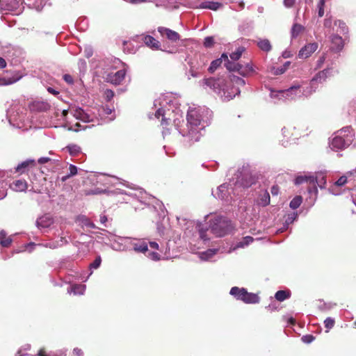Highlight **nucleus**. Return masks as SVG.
I'll return each mask as SVG.
<instances>
[{
    "label": "nucleus",
    "mask_w": 356,
    "mask_h": 356,
    "mask_svg": "<svg viewBox=\"0 0 356 356\" xmlns=\"http://www.w3.org/2000/svg\"><path fill=\"white\" fill-rule=\"evenodd\" d=\"M229 81L225 78H207L205 79V84L212 88L215 92L225 101H230L236 95H238V90H234L232 83L238 86H244L245 80L236 75H231Z\"/></svg>",
    "instance_id": "obj_1"
},
{
    "label": "nucleus",
    "mask_w": 356,
    "mask_h": 356,
    "mask_svg": "<svg viewBox=\"0 0 356 356\" xmlns=\"http://www.w3.org/2000/svg\"><path fill=\"white\" fill-rule=\"evenodd\" d=\"M337 135L333 138L330 145L336 149H344L350 145L354 139L355 134L350 127H346L336 132Z\"/></svg>",
    "instance_id": "obj_2"
},
{
    "label": "nucleus",
    "mask_w": 356,
    "mask_h": 356,
    "mask_svg": "<svg viewBox=\"0 0 356 356\" xmlns=\"http://www.w3.org/2000/svg\"><path fill=\"white\" fill-rule=\"evenodd\" d=\"M234 229V226L232 222L225 218H215L211 224V232L216 235V236H224L232 232Z\"/></svg>",
    "instance_id": "obj_3"
},
{
    "label": "nucleus",
    "mask_w": 356,
    "mask_h": 356,
    "mask_svg": "<svg viewBox=\"0 0 356 356\" xmlns=\"http://www.w3.org/2000/svg\"><path fill=\"white\" fill-rule=\"evenodd\" d=\"M230 295L234 296L236 300H240L245 304H256L259 302L258 295L249 293L245 288H239L238 286H232L229 291Z\"/></svg>",
    "instance_id": "obj_4"
},
{
    "label": "nucleus",
    "mask_w": 356,
    "mask_h": 356,
    "mask_svg": "<svg viewBox=\"0 0 356 356\" xmlns=\"http://www.w3.org/2000/svg\"><path fill=\"white\" fill-rule=\"evenodd\" d=\"M188 127H200L202 121V116L199 109L191 108L188 111L187 115Z\"/></svg>",
    "instance_id": "obj_5"
},
{
    "label": "nucleus",
    "mask_w": 356,
    "mask_h": 356,
    "mask_svg": "<svg viewBox=\"0 0 356 356\" xmlns=\"http://www.w3.org/2000/svg\"><path fill=\"white\" fill-rule=\"evenodd\" d=\"M126 70H120L115 73L107 74L106 80L108 83L112 84L119 85L122 83L124 79H125Z\"/></svg>",
    "instance_id": "obj_6"
},
{
    "label": "nucleus",
    "mask_w": 356,
    "mask_h": 356,
    "mask_svg": "<svg viewBox=\"0 0 356 356\" xmlns=\"http://www.w3.org/2000/svg\"><path fill=\"white\" fill-rule=\"evenodd\" d=\"M304 182H309V186H311L309 188V193H312V190H314L316 193H318V189L316 187V179L314 177L299 176L295 179L296 185L298 186Z\"/></svg>",
    "instance_id": "obj_7"
},
{
    "label": "nucleus",
    "mask_w": 356,
    "mask_h": 356,
    "mask_svg": "<svg viewBox=\"0 0 356 356\" xmlns=\"http://www.w3.org/2000/svg\"><path fill=\"white\" fill-rule=\"evenodd\" d=\"M157 31L158 33H161L162 37H166L170 41L177 42L180 40V35L178 33L169 28L159 27L157 28Z\"/></svg>",
    "instance_id": "obj_8"
},
{
    "label": "nucleus",
    "mask_w": 356,
    "mask_h": 356,
    "mask_svg": "<svg viewBox=\"0 0 356 356\" xmlns=\"http://www.w3.org/2000/svg\"><path fill=\"white\" fill-rule=\"evenodd\" d=\"M318 48V44L317 42L309 43L308 44L305 45L301 48L299 51L298 57L300 58H308L316 51Z\"/></svg>",
    "instance_id": "obj_9"
},
{
    "label": "nucleus",
    "mask_w": 356,
    "mask_h": 356,
    "mask_svg": "<svg viewBox=\"0 0 356 356\" xmlns=\"http://www.w3.org/2000/svg\"><path fill=\"white\" fill-rule=\"evenodd\" d=\"M330 49L336 53L339 52L343 49L344 41L343 38L338 35H332L330 36Z\"/></svg>",
    "instance_id": "obj_10"
},
{
    "label": "nucleus",
    "mask_w": 356,
    "mask_h": 356,
    "mask_svg": "<svg viewBox=\"0 0 356 356\" xmlns=\"http://www.w3.org/2000/svg\"><path fill=\"white\" fill-rule=\"evenodd\" d=\"M201 130L202 128L200 127H188L186 136L192 143L200 141L202 136Z\"/></svg>",
    "instance_id": "obj_11"
},
{
    "label": "nucleus",
    "mask_w": 356,
    "mask_h": 356,
    "mask_svg": "<svg viewBox=\"0 0 356 356\" xmlns=\"http://www.w3.org/2000/svg\"><path fill=\"white\" fill-rule=\"evenodd\" d=\"M19 6V1L17 0H0V10H16Z\"/></svg>",
    "instance_id": "obj_12"
},
{
    "label": "nucleus",
    "mask_w": 356,
    "mask_h": 356,
    "mask_svg": "<svg viewBox=\"0 0 356 356\" xmlns=\"http://www.w3.org/2000/svg\"><path fill=\"white\" fill-rule=\"evenodd\" d=\"M254 68L250 62L246 63L245 64L239 63V66L238 67V70L236 72H238L239 74L243 76H250L254 73Z\"/></svg>",
    "instance_id": "obj_13"
},
{
    "label": "nucleus",
    "mask_w": 356,
    "mask_h": 356,
    "mask_svg": "<svg viewBox=\"0 0 356 356\" xmlns=\"http://www.w3.org/2000/svg\"><path fill=\"white\" fill-rule=\"evenodd\" d=\"M222 7V4L218 1H202L197 8L209 9L211 10H218Z\"/></svg>",
    "instance_id": "obj_14"
},
{
    "label": "nucleus",
    "mask_w": 356,
    "mask_h": 356,
    "mask_svg": "<svg viewBox=\"0 0 356 356\" xmlns=\"http://www.w3.org/2000/svg\"><path fill=\"white\" fill-rule=\"evenodd\" d=\"M10 188H12V190L14 191L23 192L27 190L28 184L26 181L19 179L13 181L11 185H10Z\"/></svg>",
    "instance_id": "obj_15"
},
{
    "label": "nucleus",
    "mask_w": 356,
    "mask_h": 356,
    "mask_svg": "<svg viewBox=\"0 0 356 356\" xmlns=\"http://www.w3.org/2000/svg\"><path fill=\"white\" fill-rule=\"evenodd\" d=\"M143 41L145 45L152 49H159L160 47V42L150 35H146L143 38Z\"/></svg>",
    "instance_id": "obj_16"
},
{
    "label": "nucleus",
    "mask_w": 356,
    "mask_h": 356,
    "mask_svg": "<svg viewBox=\"0 0 356 356\" xmlns=\"http://www.w3.org/2000/svg\"><path fill=\"white\" fill-rule=\"evenodd\" d=\"M270 204V194L267 191L261 193L257 199V204L260 207H266Z\"/></svg>",
    "instance_id": "obj_17"
},
{
    "label": "nucleus",
    "mask_w": 356,
    "mask_h": 356,
    "mask_svg": "<svg viewBox=\"0 0 356 356\" xmlns=\"http://www.w3.org/2000/svg\"><path fill=\"white\" fill-rule=\"evenodd\" d=\"M12 238L7 235L4 230L0 231V245L3 248H8L12 244Z\"/></svg>",
    "instance_id": "obj_18"
},
{
    "label": "nucleus",
    "mask_w": 356,
    "mask_h": 356,
    "mask_svg": "<svg viewBox=\"0 0 356 356\" xmlns=\"http://www.w3.org/2000/svg\"><path fill=\"white\" fill-rule=\"evenodd\" d=\"M33 160H27L19 163L17 167L16 168V172L19 174L26 173L28 167L30 166L31 165H33Z\"/></svg>",
    "instance_id": "obj_19"
},
{
    "label": "nucleus",
    "mask_w": 356,
    "mask_h": 356,
    "mask_svg": "<svg viewBox=\"0 0 356 356\" xmlns=\"http://www.w3.org/2000/svg\"><path fill=\"white\" fill-rule=\"evenodd\" d=\"M291 296V291L289 290L284 291H277L275 294V300L282 302L286 299H289Z\"/></svg>",
    "instance_id": "obj_20"
},
{
    "label": "nucleus",
    "mask_w": 356,
    "mask_h": 356,
    "mask_svg": "<svg viewBox=\"0 0 356 356\" xmlns=\"http://www.w3.org/2000/svg\"><path fill=\"white\" fill-rule=\"evenodd\" d=\"M328 73V70H321L316 75L314 76V77L313 79H312L311 80V86H310V90H312V85L314 83V82L315 81H319V82H323L325 80L326 77H327V74Z\"/></svg>",
    "instance_id": "obj_21"
},
{
    "label": "nucleus",
    "mask_w": 356,
    "mask_h": 356,
    "mask_svg": "<svg viewBox=\"0 0 356 356\" xmlns=\"http://www.w3.org/2000/svg\"><path fill=\"white\" fill-rule=\"evenodd\" d=\"M256 178L252 175H245L242 178L241 185L245 188H248L256 183Z\"/></svg>",
    "instance_id": "obj_22"
},
{
    "label": "nucleus",
    "mask_w": 356,
    "mask_h": 356,
    "mask_svg": "<svg viewBox=\"0 0 356 356\" xmlns=\"http://www.w3.org/2000/svg\"><path fill=\"white\" fill-rule=\"evenodd\" d=\"M257 45L261 50L268 52L271 49V44L270 40L266 39L260 40L257 42Z\"/></svg>",
    "instance_id": "obj_23"
},
{
    "label": "nucleus",
    "mask_w": 356,
    "mask_h": 356,
    "mask_svg": "<svg viewBox=\"0 0 356 356\" xmlns=\"http://www.w3.org/2000/svg\"><path fill=\"white\" fill-rule=\"evenodd\" d=\"M164 115H165V111L163 108H159V110L156 111V112L155 113L156 118H160L161 117H162L161 126L165 127L170 124V120L163 118Z\"/></svg>",
    "instance_id": "obj_24"
},
{
    "label": "nucleus",
    "mask_w": 356,
    "mask_h": 356,
    "mask_svg": "<svg viewBox=\"0 0 356 356\" xmlns=\"http://www.w3.org/2000/svg\"><path fill=\"white\" fill-rule=\"evenodd\" d=\"M300 86L299 85H298V86H294L293 87H291L289 89L286 90L284 91L286 97H291V99H293L294 96L296 95L297 92H300Z\"/></svg>",
    "instance_id": "obj_25"
},
{
    "label": "nucleus",
    "mask_w": 356,
    "mask_h": 356,
    "mask_svg": "<svg viewBox=\"0 0 356 356\" xmlns=\"http://www.w3.org/2000/svg\"><path fill=\"white\" fill-rule=\"evenodd\" d=\"M304 31V27L299 24H295L291 28V37L297 38Z\"/></svg>",
    "instance_id": "obj_26"
},
{
    "label": "nucleus",
    "mask_w": 356,
    "mask_h": 356,
    "mask_svg": "<svg viewBox=\"0 0 356 356\" xmlns=\"http://www.w3.org/2000/svg\"><path fill=\"white\" fill-rule=\"evenodd\" d=\"M18 80H19V78H16V77L6 78V77H2L1 76H0V86L11 85Z\"/></svg>",
    "instance_id": "obj_27"
},
{
    "label": "nucleus",
    "mask_w": 356,
    "mask_h": 356,
    "mask_svg": "<svg viewBox=\"0 0 356 356\" xmlns=\"http://www.w3.org/2000/svg\"><path fill=\"white\" fill-rule=\"evenodd\" d=\"M302 203V197L301 196H296L293 197V199L291 200L290 202L289 206L293 209H296L298 208Z\"/></svg>",
    "instance_id": "obj_28"
},
{
    "label": "nucleus",
    "mask_w": 356,
    "mask_h": 356,
    "mask_svg": "<svg viewBox=\"0 0 356 356\" xmlns=\"http://www.w3.org/2000/svg\"><path fill=\"white\" fill-rule=\"evenodd\" d=\"M51 223V220L47 217H42L37 220L38 226L41 227H48Z\"/></svg>",
    "instance_id": "obj_29"
},
{
    "label": "nucleus",
    "mask_w": 356,
    "mask_h": 356,
    "mask_svg": "<svg viewBox=\"0 0 356 356\" xmlns=\"http://www.w3.org/2000/svg\"><path fill=\"white\" fill-rule=\"evenodd\" d=\"M66 149L72 156H76L81 152V147L76 145H68Z\"/></svg>",
    "instance_id": "obj_30"
},
{
    "label": "nucleus",
    "mask_w": 356,
    "mask_h": 356,
    "mask_svg": "<svg viewBox=\"0 0 356 356\" xmlns=\"http://www.w3.org/2000/svg\"><path fill=\"white\" fill-rule=\"evenodd\" d=\"M245 51V48L243 47H240L234 53H231L230 58L232 60H238L241 56V54Z\"/></svg>",
    "instance_id": "obj_31"
},
{
    "label": "nucleus",
    "mask_w": 356,
    "mask_h": 356,
    "mask_svg": "<svg viewBox=\"0 0 356 356\" xmlns=\"http://www.w3.org/2000/svg\"><path fill=\"white\" fill-rule=\"evenodd\" d=\"M239 63H235L234 62H232L229 60H227L225 61V65L226 67V69L229 70V71L236 72L237 70V67L239 66Z\"/></svg>",
    "instance_id": "obj_32"
},
{
    "label": "nucleus",
    "mask_w": 356,
    "mask_h": 356,
    "mask_svg": "<svg viewBox=\"0 0 356 356\" xmlns=\"http://www.w3.org/2000/svg\"><path fill=\"white\" fill-rule=\"evenodd\" d=\"M221 58L216 59L215 60L211 61V65L209 68V71L210 73L214 72L216 69H218L221 65Z\"/></svg>",
    "instance_id": "obj_33"
},
{
    "label": "nucleus",
    "mask_w": 356,
    "mask_h": 356,
    "mask_svg": "<svg viewBox=\"0 0 356 356\" xmlns=\"http://www.w3.org/2000/svg\"><path fill=\"white\" fill-rule=\"evenodd\" d=\"M334 323H335V321H334V318H332L331 317H327L325 318V320L324 321V325H325V327L327 329V330H326V332H328L329 330L333 328V327L334 326Z\"/></svg>",
    "instance_id": "obj_34"
},
{
    "label": "nucleus",
    "mask_w": 356,
    "mask_h": 356,
    "mask_svg": "<svg viewBox=\"0 0 356 356\" xmlns=\"http://www.w3.org/2000/svg\"><path fill=\"white\" fill-rule=\"evenodd\" d=\"M134 250H135L137 252L144 253L147 250V245L145 242H143L139 244H136L135 246H134Z\"/></svg>",
    "instance_id": "obj_35"
},
{
    "label": "nucleus",
    "mask_w": 356,
    "mask_h": 356,
    "mask_svg": "<svg viewBox=\"0 0 356 356\" xmlns=\"http://www.w3.org/2000/svg\"><path fill=\"white\" fill-rule=\"evenodd\" d=\"M253 241L254 238L252 236H246L245 237H244L243 241H241L238 245H236V246H238V248H243L245 245H248Z\"/></svg>",
    "instance_id": "obj_36"
},
{
    "label": "nucleus",
    "mask_w": 356,
    "mask_h": 356,
    "mask_svg": "<svg viewBox=\"0 0 356 356\" xmlns=\"http://www.w3.org/2000/svg\"><path fill=\"white\" fill-rule=\"evenodd\" d=\"M204 45L207 48H211L214 45V38L212 36H207L204 39Z\"/></svg>",
    "instance_id": "obj_37"
},
{
    "label": "nucleus",
    "mask_w": 356,
    "mask_h": 356,
    "mask_svg": "<svg viewBox=\"0 0 356 356\" xmlns=\"http://www.w3.org/2000/svg\"><path fill=\"white\" fill-rule=\"evenodd\" d=\"M102 258L100 256L96 257L95 260L92 262L90 264V267L93 269H97L99 266H101Z\"/></svg>",
    "instance_id": "obj_38"
},
{
    "label": "nucleus",
    "mask_w": 356,
    "mask_h": 356,
    "mask_svg": "<svg viewBox=\"0 0 356 356\" xmlns=\"http://www.w3.org/2000/svg\"><path fill=\"white\" fill-rule=\"evenodd\" d=\"M315 337L312 336V334H306L302 337L301 340L302 341L309 343L314 341Z\"/></svg>",
    "instance_id": "obj_39"
},
{
    "label": "nucleus",
    "mask_w": 356,
    "mask_h": 356,
    "mask_svg": "<svg viewBox=\"0 0 356 356\" xmlns=\"http://www.w3.org/2000/svg\"><path fill=\"white\" fill-rule=\"evenodd\" d=\"M347 181V178L346 176H343L339 178V179L335 181L334 185L338 186H342L346 184Z\"/></svg>",
    "instance_id": "obj_40"
},
{
    "label": "nucleus",
    "mask_w": 356,
    "mask_h": 356,
    "mask_svg": "<svg viewBox=\"0 0 356 356\" xmlns=\"http://www.w3.org/2000/svg\"><path fill=\"white\" fill-rule=\"evenodd\" d=\"M79 120H81L82 122H92V117L86 112L82 114V117H81L80 119H79Z\"/></svg>",
    "instance_id": "obj_41"
},
{
    "label": "nucleus",
    "mask_w": 356,
    "mask_h": 356,
    "mask_svg": "<svg viewBox=\"0 0 356 356\" xmlns=\"http://www.w3.org/2000/svg\"><path fill=\"white\" fill-rule=\"evenodd\" d=\"M84 113V111L81 108H76L74 111L73 115L76 118V119H79L82 117V114Z\"/></svg>",
    "instance_id": "obj_42"
},
{
    "label": "nucleus",
    "mask_w": 356,
    "mask_h": 356,
    "mask_svg": "<svg viewBox=\"0 0 356 356\" xmlns=\"http://www.w3.org/2000/svg\"><path fill=\"white\" fill-rule=\"evenodd\" d=\"M105 96L107 101H110L112 99V98L115 96V93L111 90H106L105 91Z\"/></svg>",
    "instance_id": "obj_43"
},
{
    "label": "nucleus",
    "mask_w": 356,
    "mask_h": 356,
    "mask_svg": "<svg viewBox=\"0 0 356 356\" xmlns=\"http://www.w3.org/2000/svg\"><path fill=\"white\" fill-rule=\"evenodd\" d=\"M77 174V168L76 167V165H74L72 164H71L70 165V173H68V175H70V176H74Z\"/></svg>",
    "instance_id": "obj_44"
},
{
    "label": "nucleus",
    "mask_w": 356,
    "mask_h": 356,
    "mask_svg": "<svg viewBox=\"0 0 356 356\" xmlns=\"http://www.w3.org/2000/svg\"><path fill=\"white\" fill-rule=\"evenodd\" d=\"M270 193L273 195H277L280 193V188L278 185H274L271 187Z\"/></svg>",
    "instance_id": "obj_45"
},
{
    "label": "nucleus",
    "mask_w": 356,
    "mask_h": 356,
    "mask_svg": "<svg viewBox=\"0 0 356 356\" xmlns=\"http://www.w3.org/2000/svg\"><path fill=\"white\" fill-rule=\"evenodd\" d=\"M83 353L81 348H75L72 350L73 356H83Z\"/></svg>",
    "instance_id": "obj_46"
},
{
    "label": "nucleus",
    "mask_w": 356,
    "mask_h": 356,
    "mask_svg": "<svg viewBox=\"0 0 356 356\" xmlns=\"http://www.w3.org/2000/svg\"><path fill=\"white\" fill-rule=\"evenodd\" d=\"M63 79L66 83L72 84L73 83V78L69 74H65L63 75Z\"/></svg>",
    "instance_id": "obj_47"
},
{
    "label": "nucleus",
    "mask_w": 356,
    "mask_h": 356,
    "mask_svg": "<svg viewBox=\"0 0 356 356\" xmlns=\"http://www.w3.org/2000/svg\"><path fill=\"white\" fill-rule=\"evenodd\" d=\"M149 257L153 260V261H158V260H160V254L156 253V252H152L151 253H149Z\"/></svg>",
    "instance_id": "obj_48"
},
{
    "label": "nucleus",
    "mask_w": 356,
    "mask_h": 356,
    "mask_svg": "<svg viewBox=\"0 0 356 356\" xmlns=\"http://www.w3.org/2000/svg\"><path fill=\"white\" fill-rule=\"evenodd\" d=\"M296 0H284V6L289 8L293 7Z\"/></svg>",
    "instance_id": "obj_49"
},
{
    "label": "nucleus",
    "mask_w": 356,
    "mask_h": 356,
    "mask_svg": "<svg viewBox=\"0 0 356 356\" xmlns=\"http://www.w3.org/2000/svg\"><path fill=\"white\" fill-rule=\"evenodd\" d=\"M51 159L48 157H42L38 160L39 164H45L47 162L50 161Z\"/></svg>",
    "instance_id": "obj_50"
},
{
    "label": "nucleus",
    "mask_w": 356,
    "mask_h": 356,
    "mask_svg": "<svg viewBox=\"0 0 356 356\" xmlns=\"http://www.w3.org/2000/svg\"><path fill=\"white\" fill-rule=\"evenodd\" d=\"M7 63L3 57H0V68L3 69L6 67Z\"/></svg>",
    "instance_id": "obj_51"
},
{
    "label": "nucleus",
    "mask_w": 356,
    "mask_h": 356,
    "mask_svg": "<svg viewBox=\"0 0 356 356\" xmlns=\"http://www.w3.org/2000/svg\"><path fill=\"white\" fill-rule=\"evenodd\" d=\"M149 245H150V248L153 250H158V248H159V245L155 241L149 242Z\"/></svg>",
    "instance_id": "obj_52"
},
{
    "label": "nucleus",
    "mask_w": 356,
    "mask_h": 356,
    "mask_svg": "<svg viewBox=\"0 0 356 356\" xmlns=\"http://www.w3.org/2000/svg\"><path fill=\"white\" fill-rule=\"evenodd\" d=\"M85 225L87 227H90V228L96 227L95 225L93 222H91L90 221H89L88 220H86V222L85 223Z\"/></svg>",
    "instance_id": "obj_53"
},
{
    "label": "nucleus",
    "mask_w": 356,
    "mask_h": 356,
    "mask_svg": "<svg viewBox=\"0 0 356 356\" xmlns=\"http://www.w3.org/2000/svg\"><path fill=\"white\" fill-rule=\"evenodd\" d=\"M325 56H323L319 58V60H318V66L320 67L321 66V65L323 64V63L325 62Z\"/></svg>",
    "instance_id": "obj_54"
},
{
    "label": "nucleus",
    "mask_w": 356,
    "mask_h": 356,
    "mask_svg": "<svg viewBox=\"0 0 356 356\" xmlns=\"http://www.w3.org/2000/svg\"><path fill=\"white\" fill-rule=\"evenodd\" d=\"M100 222L102 224H105L107 222V217L106 215H102L100 216Z\"/></svg>",
    "instance_id": "obj_55"
},
{
    "label": "nucleus",
    "mask_w": 356,
    "mask_h": 356,
    "mask_svg": "<svg viewBox=\"0 0 356 356\" xmlns=\"http://www.w3.org/2000/svg\"><path fill=\"white\" fill-rule=\"evenodd\" d=\"M47 91H49V92H51V94L56 95L58 93V91H56L55 89L52 88L51 87H49L47 88Z\"/></svg>",
    "instance_id": "obj_56"
},
{
    "label": "nucleus",
    "mask_w": 356,
    "mask_h": 356,
    "mask_svg": "<svg viewBox=\"0 0 356 356\" xmlns=\"http://www.w3.org/2000/svg\"><path fill=\"white\" fill-rule=\"evenodd\" d=\"M146 1L147 0H130L129 2L131 3H140Z\"/></svg>",
    "instance_id": "obj_57"
},
{
    "label": "nucleus",
    "mask_w": 356,
    "mask_h": 356,
    "mask_svg": "<svg viewBox=\"0 0 356 356\" xmlns=\"http://www.w3.org/2000/svg\"><path fill=\"white\" fill-rule=\"evenodd\" d=\"M38 356H47L46 351L44 349H40L38 351Z\"/></svg>",
    "instance_id": "obj_58"
},
{
    "label": "nucleus",
    "mask_w": 356,
    "mask_h": 356,
    "mask_svg": "<svg viewBox=\"0 0 356 356\" xmlns=\"http://www.w3.org/2000/svg\"><path fill=\"white\" fill-rule=\"evenodd\" d=\"M324 15V8H318V16L320 17Z\"/></svg>",
    "instance_id": "obj_59"
},
{
    "label": "nucleus",
    "mask_w": 356,
    "mask_h": 356,
    "mask_svg": "<svg viewBox=\"0 0 356 356\" xmlns=\"http://www.w3.org/2000/svg\"><path fill=\"white\" fill-rule=\"evenodd\" d=\"M325 184V179L324 177L321 178V180L320 181V184H319V186L321 188H323V185Z\"/></svg>",
    "instance_id": "obj_60"
},
{
    "label": "nucleus",
    "mask_w": 356,
    "mask_h": 356,
    "mask_svg": "<svg viewBox=\"0 0 356 356\" xmlns=\"http://www.w3.org/2000/svg\"><path fill=\"white\" fill-rule=\"evenodd\" d=\"M200 237L202 239H203L204 241H207L208 240V238L206 237V235H205V233L204 232H200Z\"/></svg>",
    "instance_id": "obj_61"
},
{
    "label": "nucleus",
    "mask_w": 356,
    "mask_h": 356,
    "mask_svg": "<svg viewBox=\"0 0 356 356\" xmlns=\"http://www.w3.org/2000/svg\"><path fill=\"white\" fill-rule=\"evenodd\" d=\"M221 58V60L222 59L225 60V62H227V60H229V58L227 57V54L225 53L222 54L221 58Z\"/></svg>",
    "instance_id": "obj_62"
},
{
    "label": "nucleus",
    "mask_w": 356,
    "mask_h": 356,
    "mask_svg": "<svg viewBox=\"0 0 356 356\" xmlns=\"http://www.w3.org/2000/svg\"><path fill=\"white\" fill-rule=\"evenodd\" d=\"M72 177V176H70L68 174L66 176L62 177L61 181H65L67 180L68 179Z\"/></svg>",
    "instance_id": "obj_63"
},
{
    "label": "nucleus",
    "mask_w": 356,
    "mask_h": 356,
    "mask_svg": "<svg viewBox=\"0 0 356 356\" xmlns=\"http://www.w3.org/2000/svg\"><path fill=\"white\" fill-rule=\"evenodd\" d=\"M324 5H325V0H320L319 3H318V8H324Z\"/></svg>",
    "instance_id": "obj_64"
}]
</instances>
